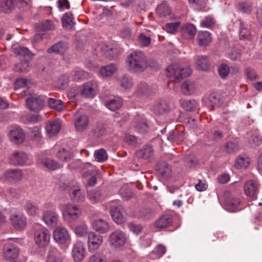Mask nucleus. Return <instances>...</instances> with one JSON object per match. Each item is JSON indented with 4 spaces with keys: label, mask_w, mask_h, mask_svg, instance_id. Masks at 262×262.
Here are the masks:
<instances>
[{
    "label": "nucleus",
    "mask_w": 262,
    "mask_h": 262,
    "mask_svg": "<svg viewBox=\"0 0 262 262\" xmlns=\"http://www.w3.org/2000/svg\"><path fill=\"white\" fill-rule=\"evenodd\" d=\"M93 229L100 233H105L110 230L108 223L102 219H96L92 223Z\"/></svg>",
    "instance_id": "20"
},
{
    "label": "nucleus",
    "mask_w": 262,
    "mask_h": 262,
    "mask_svg": "<svg viewBox=\"0 0 262 262\" xmlns=\"http://www.w3.org/2000/svg\"><path fill=\"white\" fill-rule=\"evenodd\" d=\"M98 176V171L92 168L85 171L83 173L82 177L84 182L88 185L93 186L96 184Z\"/></svg>",
    "instance_id": "18"
},
{
    "label": "nucleus",
    "mask_w": 262,
    "mask_h": 262,
    "mask_svg": "<svg viewBox=\"0 0 262 262\" xmlns=\"http://www.w3.org/2000/svg\"><path fill=\"white\" fill-rule=\"evenodd\" d=\"M61 124L59 120L49 121L46 125V129L48 135L53 137L59 132Z\"/></svg>",
    "instance_id": "21"
},
{
    "label": "nucleus",
    "mask_w": 262,
    "mask_h": 262,
    "mask_svg": "<svg viewBox=\"0 0 262 262\" xmlns=\"http://www.w3.org/2000/svg\"><path fill=\"white\" fill-rule=\"evenodd\" d=\"M180 25V23L179 21L167 23L165 25L164 29L169 33L174 34L177 31Z\"/></svg>",
    "instance_id": "61"
},
{
    "label": "nucleus",
    "mask_w": 262,
    "mask_h": 262,
    "mask_svg": "<svg viewBox=\"0 0 262 262\" xmlns=\"http://www.w3.org/2000/svg\"><path fill=\"white\" fill-rule=\"evenodd\" d=\"M195 85L193 81L186 80L181 85V91L185 95L189 96L192 94L195 90Z\"/></svg>",
    "instance_id": "35"
},
{
    "label": "nucleus",
    "mask_w": 262,
    "mask_h": 262,
    "mask_svg": "<svg viewBox=\"0 0 262 262\" xmlns=\"http://www.w3.org/2000/svg\"><path fill=\"white\" fill-rule=\"evenodd\" d=\"M98 90V85L95 80L89 81L80 87V95L85 98H94Z\"/></svg>",
    "instance_id": "6"
},
{
    "label": "nucleus",
    "mask_w": 262,
    "mask_h": 262,
    "mask_svg": "<svg viewBox=\"0 0 262 262\" xmlns=\"http://www.w3.org/2000/svg\"><path fill=\"white\" fill-rule=\"evenodd\" d=\"M15 10L13 0H0V11L10 13Z\"/></svg>",
    "instance_id": "38"
},
{
    "label": "nucleus",
    "mask_w": 262,
    "mask_h": 262,
    "mask_svg": "<svg viewBox=\"0 0 262 262\" xmlns=\"http://www.w3.org/2000/svg\"><path fill=\"white\" fill-rule=\"evenodd\" d=\"M58 253V251L56 248H51L47 256L46 262H62L61 258L57 256Z\"/></svg>",
    "instance_id": "48"
},
{
    "label": "nucleus",
    "mask_w": 262,
    "mask_h": 262,
    "mask_svg": "<svg viewBox=\"0 0 262 262\" xmlns=\"http://www.w3.org/2000/svg\"><path fill=\"white\" fill-rule=\"evenodd\" d=\"M111 214L113 220L118 224L122 223L125 220V211L121 205L112 206Z\"/></svg>",
    "instance_id": "16"
},
{
    "label": "nucleus",
    "mask_w": 262,
    "mask_h": 262,
    "mask_svg": "<svg viewBox=\"0 0 262 262\" xmlns=\"http://www.w3.org/2000/svg\"><path fill=\"white\" fill-rule=\"evenodd\" d=\"M101 197V191L99 189H93L88 192V198L93 203L100 201Z\"/></svg>",
    "instance_id": "51"
},
{
    "label": "nucleus",
    "mask_w": 262,
    "mask_h": 262,
    "mask_svg": "<svg viewBox=\"0 0 262 262\" xmlns=\"http://www.w3.org/2000/svg\"><path fill=\"white\" fill-rule=\"evenodd\" d=\"M9 161L14 166H24L27 164L28 156L25 152L15 150L10 155Z\"/></svg>",
    "instance_id": "10"
},
{
    "label": "nucleus",
    "mask_w": 262,
    "mask_h": 262,
    "mask_svg": "<svg viewBox=\"0 0 262 262\" xmlns=\"http://www.w3.org/2000/svg\"><path fill=\"white\" fill-rule=\"evenodd\" d=\"M156 12L159 17H164L170 14V10L166 4L162 3L157 7Z\"/></svg>",
    "instance_id": "47"
},
{
    "label": "nucleus",
    "mask_w": 262,
    "mask_h": 262,
    "mask_svg": "<svg viewBox=\"0 0 262 262\" xmlns=\"http://www.w3.org/2000/svg\"><path fill=\"white\" fill-rule=\"evenodd\" d=\"M190 4L197 10H203L205 8L207 0H189Z\"/></svg>",
    "instance_id": "58"
},
{
    "label": "nucleus",
    "mask_w": 262,
    "mask_h": 262,
    "mask_svg": "<svg viewBox=\"0 0 262 262\" xmlns=\"http://www.w3.org/2000/svg\"><path fill=\"white\" fill-rule=\"evenodd\" d=\"M15 53L19 59H32V54L26 47H19L16 48Z\"/></svg>",
    "instance_id": "34"
},
{
    "label": "nucleus",
    "mask_w": 262,
    "mask_h": 262,
    "mask_svg": "<svg viewBox=\"0 0 262 262\" xmlns=\"http://www.w3.org/2000/svg\"><path fill=\"white\" fill-rule=\"evenodd\" d=\"M181 105L182 107L186 111H193L198 106L197 102L193 99L181 100Z\"/></svg>",
    "instance_id": "44"
},
{
    "label": "nucleus",
    "mask_w": 262,
    "mask_h": 262,
    "mask_svg": "<svg viewBox=\"0 0 262 262\" xmlns=\"http://www.w3.org/2000/svg\"><path fill=\"white\" fill-rule=\"evenodd\" d=\"M94 157L97 161L102 162L107 160V154L104 149H100L95 151Z\"/></svg>",
    "instance_id": "57"
},
{
    "label": "nucleus",
    "mask_w": 262,
    "mask_h": 262,
    "mask_svg": "<svg viewBox=\"0 0 262 262\" xmlns=\"http://www.w3.org/2000/svg\"><path fill=\"white\" fill-rule=\"evenodd\" d=\"M238 145L233 142H229L226 145V150L227 152L232 154L236 152L239 150Z\"/></svg>",
    "instance_id": "64"
},
{
    "label": "nucleus",
    "mask_w": 262,
    "mask_h": 262,
    "mask_svg": "<svg viewBox=\"0 0 262 262\" xmlns=\"http://www.w3.org/2000/svg\"><path fill=\"white\" fill-rule=\"evenodd\" d=\"M220 76L223 78H226L229 74V68L228 65L225 63H222L218 69Z\"/></svg>",
    "instance_id": "63"
},
{
    "label": "nucleus",
    "mask_w": 262,
    "mask_h": 262,
    "mask_svg": "<svg viewBox=\"0 0 262 262\" xmlns=\"http://www.w3.org/2000/svg\"><path fill=\"white\" fill-rule=\"evenodd\" d=\"M23 172L19 169H8L5 171L3 176L0 177V181L5 182H16L21 179Z\"/></svg>",
    "instance_id": "12"
},
{
    "label": "nucleus",
    "mask_w": 262,
    "mask_h": 262,
    "mask_svg": "<svg viewBox=\"0 0 262 262\" xmlns=\"http://www.w3.org/2000/svg\"><path fill=\"white\" fill-rule=\"evenodd\" d=\"M43 219L47 225L52 226L57 223L58 215L55 211L49 210L44 213Z\"/></svg>",
    "instance_id": "26"
},
{
    "label": "nucleus",
    "mask_w": 262,
    "mask_h": 262,
    "mask_svg": "<svg viewBox=\"0 0 262 262\" xmlns=\"http://www.w3.org/2000/svg\"><path fill=\"white\" fill-rule=\"evenodd\" d=\"M103 241V236L91 231L88 235V248L91 253H93L100 248Z\"/></svg>",
    "instance_id": "7"
},
{
    "label": "nucleus",
    "mask_w": 262,
    "mask_h": 262,
    "mask_svg": "<svg viewBox=\"0 0 262 262\" xmlns=\"http://www.w3.org/2000/svg\"><path fill=\"white\" fill-rule=\"evenodd\" d=\"M122 104V100L119 97L114 96L105 103V106L111 111H115L121 107Z\"/></svg>",
    "instance_id": "28"
},
{
    "label": "nucleus",
    "mask_w": 262,
    "mask_h": 262,
    "mask_svg": "<svg viewBox=\"0 0 262 262\" xmlns=\"http://www.w3.org/2000/svg\"><path fill=\"white\" fill-rule=\"evenodd\" d=\"M117 49L112 48L108 46H104L101 49V52L106 57L113 58L116 56Z\"/></svg>",
    "instance_id": "54"
},
{
    "label": "nucleus",
    "mask_w": 262,
    "mask_h": 262,
    "mask_svg": "<svg viewBox=\"0 0 262 262\" xmlns=\"http://www.w3.org/2000/svg\"><path fill=\"white\" fill-rule=\"evenodd\" d=\"M239 8L244 13H250L253 8V5L251 2H244L239 4Z\"/></svg>",
    "instance_id": "60"
},
{
    "label": "nucleus",
    "mask_w": 262,
    "mask_h": 262,
    "mask_svg": "<svg viewBox=\"0 0 262 262\" xmlns=\"http://www.w3.org/2000/svg\"><path fill=\"white\" fill-rule=\"evenodd\" d=\"M62 24L63 28L71 29L74 26L73 14L70 12L66 13L62 17Z\"/></svg>",
    "instance_id": "42"
},
{
    "label": "nucleus",
    "mask_w": 262,
    "mask_h": 262,
    "mask_svg": "<svg viewBox=\"0 0 262 262\" xmlns=\"http://www.w3.org/2000/svg\"><path fill=\"white\" fill-rule=\"evenodd\" d=\"M127 70L133 73H141L147 67V59L144 53L139 50L131 52L126 59Z\"/></svg>",
    "instance_id": "1"
},
{
    "label": "nucleus",
    "mask_w": 262,
    "mask_h": 262,
    "mask_svg": "<svg viewBox=\"0 0 262 262\" xmlns=\"http://www.w3.org/2000/svg\"><path fill=\"white\" fill-rule=\"evenodd\" d=\"M27 107L31 111L37 112L44 106V101L40 96H31L26 99Z\"/></svg>",
    "instance_id": "11"
},
{
    "label": "nucleus",
    "mask_w": 262,
    "mask_h": 262,
    "mask_svg": "<svg viewBox=\"0 0 262 262\" xmlns=\"http://www.w3.org/2000/svg\"><path fill=\"white\" fill-rule=\"evenodd\" d=\"M54 149L57 150L56 154V157L62 161L68 162L73 157L72 152L69 148H61L58 149L57 146H55Z\"/></svg>",
    "instance_id": "25"
},
{
    "label": "nucleus",
    "mask_w": 262,
    "mask_h": 262,
    "mask_svg": "<svg viewBox=\"0 0 262 262\" xmlns=\"http://www.w3.org/2000/svg\"><path fill=\"white\" fill-rule=\"evenodd\" d=\"M166 251V248L163 245H158L149 254V257L151 259H159L165 253Z\"/></svg>",
    "instance_id": "31"
},
{
    "label": "nucleus",
    "mask_w": 262,
    "mask_h": 262,
    "mask_svg": "<svg viewBox=\"0 0 262 262\" xmlns=\"http://www.w3.org/2000/svg\"><path fill=\"white\" fill-rule=\"evenodd\" d=\"M15 10L24 12L29 9L31 6L32 0H13Z\"/></svg>",
    "instance_id": "27"
},
{
    "label": "nucleus",
    "mask_w": 262,
    "mask_h": 262,
    "mask_svg": "<svg viewBox=\"0 0 262 262\" xmlns=\"http://www.w3.org/2000/svg\"><path fill=\"white\" fill-rule=\"evenodd\" d=\"M191 73L189 67H184L178 63H172L167 68V76L173 78L176 82H179L182 79L189 76Z\"/></svg>",
    "instance_id": "2"
},
{
    "label": "nucleus",
    "mask_w": 262,
    "mask_h": 262,
    "mask_svg": "<svg viewBox=\"0 0 262 262\" xmlns=\"http://www.w3.org/2000/svg\"><path fill=\"white\" fill-rule=\"evenodd\" d=\"M117 70V67L115 64H110L102 67L99 71L100 75L103 77L112 76Z\"/></svg>",
    "instance_id": "32"
},
{
    "label": "nucleus",
    "mask_w": 262,
    "mask_h": 262,
    "mask_svg": "<svg viewBox=\"0 0 262 262\" xmlns=\"http://www.w3.org/2000/svg\"><path fill=\"white\" fill-rule=\"evenodd\" d=\"M244 190L247 196L255 200L258 192L257 183L253 180L247 181L245 184Z\"/></svg>",
    "instance_id": "19"
},
{
    "label": "nucleus",
    "mask_w": 262,
    "mask_h": 262,
    "mask_svg": "<svg viewBox=\"0 0 262 262\" xmlns=\"http://www.w3.org/2000/svg\"><path fill=\"white\" fill-rule=\"evenodd\" d=\"M8 137L13 143L20 144L24 142L26 136L20 127H13L10 129L8 134Z\"/></svg>",
    "instance_id": "13"
},
{
    "label": "nucleus",
    "mask_w": 262,
    "mask_h": 262,
    "mask_svg": "<svg viewBox=\"0 0 262 262\" xmlns=\"http://www.w3.org/2000/svg\"><path fill=\"white\" fill-rule=\"evenodd\" d=\"M73 76L75 81L82 80L90 77V74L83 70H76L74 71Z\"/></svg>",
    "instance_id": "55"
},
{
    "label": "nucleus",
    "mask_w": 262,
    "mask_h": 262,
    "mask_svg": "<svg viewBox=\"0 0 262 262\" xmlns=\"http://www.w3.org/2000/svg\"><path fill=\"white\" fill-rule=\"evenodd\" d=\"M196 32V29L194 25L187 24L183 26L181 33L183 37L186 39L193 38Z\"/></svg>",
    "instance_id": "24"
},
{
    "label": "nucleus",
    "mask_w": 262,
    "mask_h": 262,
    "mask_svg": "<svg viewBox=\"0 0 262 262\" xmlns=\"http://www.w3.org/2000/svg\"><path fill=\"white\" fill-rule=\"evenodd\" d=\"M120 85L125 90H128L133 85V79L131 77L124 75L119 79Z\"/></svg>",
    "instance_id": "45"
},
{
    "label": "nucleus",
    "mask_w": 262,
    "mask_h": 262,
    "mask_svg": "<svg viewBox=\"0 0 262 262\" xmlns=\"http://www.w3.org/2000/svg\"><path fill=\"white\" fill-rule=\"evenodd\" d=\"M69 194L72 200L77 202H82L85 198L84 193L80 190L79 186L76 184L72 186Z\"/></svg>",
    "instance_id": "23"
},
{
    "label": "nucleus",
    "mask_w": 262,
    "mask_h": 262,
    "mask_svg": "<svg viewBox=\"0 0 262 262\" xmlns=\"http://www.w3.org/2000/svg\"><path fill=\"white\" fill-rule=\"evenodd\" d=\"M10 220L15 229L18 230H24L27 225V218L21 213H13L10 216Z\"/></svg>",
    "instance_id": "14"
},
{
    "label": "nucleus",
    "mask_w": 262,
    "mask_h": 262,
    "mask_svg": "<svg viewBox=\"0 0 262 262\" xmlns=\"http://www.w3.org/2000/svg\"><path fill=\"white\" fill-rule=\"evenodd\" d=\"M194 61L195 68L198 70L206 71L209 67L210 62L206 56L196 55L194 57Z\"/></svg>",
    "instance_id": "22"
},
{
    "label": "nucleus",
    "mask_w": 262,
    "mask_h": 262,
    "mask_svg": "<svg viewBox=\"0 0 262 262\" xmlns=\"http://www.w3.org/2000/svg\"><path fill=\"white\" fill-rule=\"evenodd\" d=\"M215 23V20L213 17L209 15L204 18L200 23V26L203 28H210L213 27Z\"/></svg>",
    "instance_id": "56"
},
{
    "label": "nucleus",
    "mask_w": 262,
    "mask_h": 262,
    "mask_svg": "<svg viewBox=\"0 0 262 262\" xmlns=\"http://www.w3.org/2000/svg\"><path fill=\"white\" fill-rule=\"evenodd\" d=\"M74 126L77 131L83 132L86 129L89 122L87 116L76 113L74 116Z\"/></svg>",
    "instance_id": "15"
},
{
    "label": "nucleus",
    "mask_w": 262,
    "mask_h": 262,
    "mask_svg": "<svg viewBox=\"0 0 262 262\" xmlns=\"http://www.w3.org/2000/svg\"><path fill=\"white\" fill-rule=\"evenodd\" d=\"M93 132L96 137L103 136L106 133V127L102 124H98L93 128Z\"/></svg>",
    "instance_id": "62"
},
{
    "label": "nucleus",
    "mask_w": 262,
    "mask_h": 262,
    "mask_svg": "<svg viewBox=\"0 0 262 262\" xmlns=\"http://www.w3.org/2000/svg\"><path fill=\"white\" fill-rule=\"evenodd\" d=\"M53 237L54 240L60 245H64L71 241V236L68 230L62 226H58L55 228L53 232Z\"/></svg>",
    "instance_id": "8"
},
{
    "label": "nucleus",
    "mask_w": 262,
    "mask_h": 262,
    "mask_svg": "<svg viewBox=\"0 0 262 262\" xmlns=\"http://www.w3.org/2000/svg\"><path fill=\"white\" fill-rule=\"evenodd\" d=\"M50 232L46 228L36 229L34 232V240L35 244L39 248L47 247L50 243Z\"/></svg>",
    "instance_id": "4"
},
{
    "label": "nucleus",
    "mask_w": 262,
    "mask_h": 262,
    "mask_svg": "<svg viewBox=\"0 0 262 262\" xmlns=\"http://www.w3.org/2000/svg\"><path fill=\"white\" fill-rule=\"evenodd\" d=\"M128 236L126 233L119 229L111 233L108 242L110 246L114 249H120L127 242Z\"/></svg>",
    "instance_id": "3"
},
{
    "label": "nucleus",
    "mask_w": 262,
    "mask_h": 262,
    "mask_svg": "<svg viewBox=\"0 0 262 262\" xmlns=\"http://www.w3.org/2000/svg\"><path fill=\"white\" fill-rule=\"evenodd\" d=\"M19 62L14 67V70L18 72H26L29 70L31 59H19Z\"/></svg>",
    "instance_id": "39"
},
{
    "label": "nucleus",
    "mask_w": 262,
    "mask_h": 262,
    "mask_svg": "<svg viewBox=\"0 0 262 262\" xmlns=\"http://www.w3.org/2000/svg\"><path fill=\"white\" fill-rule=\"evenodd\" d=\"M67 49V46L64 42L59 41L52 46L47 50L48 53L61 54Z\"/></svg>",
    "instance_id": "33"
},
{
    "label": "nucleus",
    "mask_w": 262,
    "mask_h": 262,
    "mask_svg": "<svg viewBox=\"0 0 262 262\" xmlns=\"http://www.w3.org/2000/svg\"><path fill=\"white\" fill-rule=\"evenodd\" d=\"M28 134L34 140L39 141L41 138V128L40 126L29 128Z\"/></svg>",
    "instance_id": "46"
},
{
    "label": "nucleus",
    "mask_w": 262,
    "mask_h": 262,
    "mask_svg": "<svg viewBox=\"0 0 262 262\" xmlns=\"http://www.w3.org/2000/svg\"><path fill=\"white\" fill-rule=\"evenodd\" d=\"M250 164V159L247 156H240L237 158L234 166L237 169L247 167Z\"/></svg>",
    "instance_id": "50"
},
{
    "label": "nucleus",
    "mask_w": 262,
    "mask_h": 262,
    "mask_svg": "<svg viewBox=\"0 0 262 262\" xmlns=\"http://www.w3.org/2000/svg\"><path fill=\"white\" fill-rule=\"evenodd\" d=\"M48 106L57 111L60 112L64 108L63 102L59 99H56L52 98L48 99Z\"/></svg>",
    "instance_id": "43"
},
{
    "label": "nucleus",
    "mask_w": 262,
    "mask_h": 262,
    "mask_svg": "<svg viewBox=\"0 0 262 262\" xmlns=\"http://www.w3.org/2000/svg\"><path fill=\"white\" fill-rule=\"evenodd\" d=\"M149 92V86L146 83H141L137 86V94L139 96L147 95Z\"/></svg>",
    "instance_id": "59"
},
{
    "label": "nucleus",
    "mask_w": 262,
    "mask_h": 262,
    "mask_svg": "<svg viewBox=\"0 0 262 262\" xmlns=\"http://www.w3.org/2000/svg\"><path fill=\"white\" fill-rule=\"evenodd\" d=\"M198 39L201 46H207L211 41V34L206 31H200L198 35Z\"/></svg>",
    "instance_id": "37"
},
{
    "label": "nucleus",
    "mask_w": 262,
    "mask_h": 262,
    "mask_svg": "<svg viewBox=\"0 0 262 262\" xmlns=\"http://www.w3.org/2000/svg\"><path fill=\"white\" fill-rule=\"evenodd\" d=\"M41 165L50 170H56L60 167V165L55 160L46 158L40 161Z\"/></svg>",
    "instance_id": "40"
},
{
    "label": "nucleus",
    "mask_w": 262,
    "mask_h": 262,
    "mask_svg": "<svg viewBox=\"0 0 262 262\" xmlns=\"http://www.w3.org/2000/svg\"><path fill=\"white\" fill-rule=\"evenodd\" d=\"M107 257L105 254L101 252H98L92 255L88 262H106Z\"/></svg>",
    "instance_id": "52"
},
{
    "label": "nucleus",
    "mask_w": 262,
    "mask_h": 262,
    "mask_svg": "<svg viewBox=\"0 0 262 262\" xmlns=\"http://www.w3.org/2000/svg\"><path fill=\"white\" fill-rule=\"evenodd\" d=\"M88 226L85 223L77 225L74 230L75 233L79 237H83L88 233Z\"/></svg>",
    "instance_id": "53"
},
{
    "label": "nucleus",
    "mask_w": 262,
    "mask_h": 262,
    "mask_svg": "<svg viewBox=\"0 0 262 262\" xmlns=\"http://www.w3.org/2000/svg\"><path fill=\"white\" fill-rule=\"evenodd\" d=\"M172 217L170 215L165 214L156 221L155 226L157 228H166L172 224Z\"/></svg>",
    "instance_id": "30"
},
{
    "label": "nucleus",
    "mask_w": 262,
    "mask_h": 262,
    "mask_svg": "<svg viewBox=\"0 0 262 262\" xmlns=\"http://www.w3.org/2000/svg\"><path fill=\"white\" fill-rule=\"evenodd\" d=\"M240 201L238 198L234 197L231 198L226 201V209L230 212H234L242 209L239 207Z\"/></svg>",
    "instance_id": "29"
},
{
    "label": "nucleus",
    "mask_w": 262,
    "mask_h": 262,
    "mask_svg": "<svg viewBox=\"0 0 262 262\" xmlns=\"http://www.w3.org/2000/svg\"><path fill=\"white\" fill-rule=\"evenodd\" d=\"M86 250L84 247V243L80 241H77L72 247L71 255L75 262L82 261L85 256Z\"/></svg>",
    "instance_id": "9"
},
{
    "label": "nucleus",
    "mask_w": 262,
    "mask_h": 262,
    "mask_svg": "<svg viewBox=\"0 0 262 262\" xmlns=\"http://www.w3.org/2000/svg\"><path fill=\"white\" fill-rule=\"evenodd\" d=\"M153 153V149L151 146L145 145L142 148L136 151V156L140 158L147 159L150 157Z\"/></svg>",
    "instance_id": "41"
},
{
    "label": "nucleus",
    "mask_w": 262,
    "mask_h": 262,
    "mask_svg": "<svg viewBox=\"0 0 262 262\" xmlns=\"http://www.w3.org/2000/svg\"><path fill=\"white\" fill-rule=\"evenodd\" d=\"M168 110V104L164 100H160L157 102L154 106V111L157 114H162L166 112Z\"/></svg>",
    "instance_id": "49"
},
{
    "label": "nucleus",
    "mask_w": 262,
    "mask_h": 262,
    "mask_svg": "<svg viewBox=\"0 0 262 262\" xmlns=\"http://www.w3.org/2000/svg\"><path fill=\"white\" fill-rule=\"evenodd\" d=\"M24 209L29 215L36 216L39 213L38 207L33 202L27 201L24 206Z\"/></svg>",
    "instance_id": "36"
},
{
    "label": "nucleus",
    "mask_w": 262,
    "mask_h": 262,
    "mask_svg": "<svg viewBox=\"0 0 262 262\" xmlns=\"http://www.w3.org/2000/svg\"><path fill=\"white\" fill-rule=\"evenodd\" d=\"M4 257L8 260L16 258L19 253L16 245L13 244L8 243L5 245L3 249Z\"/></svg>",
    "instance_id": "17"
},
{
    "label": "nucleus",
    "mask_w": 262,
    "mask_h": 262,
    "mask_svg": "<svg viewBox=\"0 0 262 262\" xmlns=\"http://www.w3.org/2000/svg\"><path fill=\"white\" fill-rule=\"evenodd\" d=\"M64 220L68 222L76 220L81 215V210L76 206L68 204L60 208Z\"/></svg>",
    "instance_id": "5"
}]
</instances>
